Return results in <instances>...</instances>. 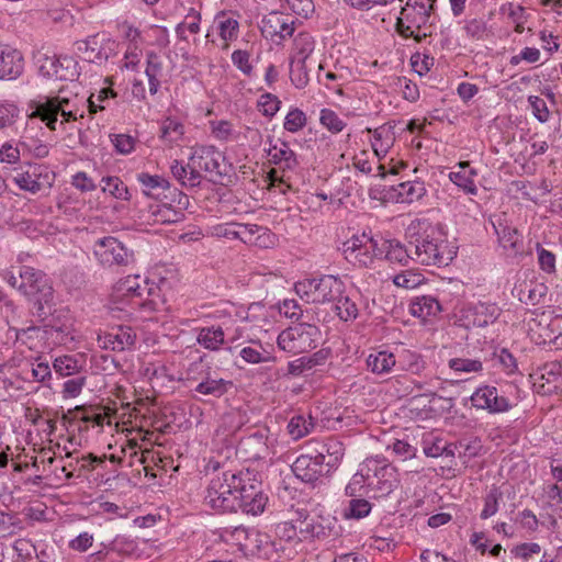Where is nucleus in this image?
Masks as SVG:
<instances>
[{
  "label": "nucleus",
  "instance_id": "nucleus-63",
  "mask_svg": "<svg viewBox=\"0 0 562 562\" xmlns=\"http://www.w3.org/2000/svg\"><path fill=\"white\" fill-rule=\"evenodd\" d=\"M233 64L246 76H251L252 65L250 63V55L247 50L237 49L232 54Z\"/></svg>",
  "mask_w": 562,
  "mask_h": 562
},
{
  "label": "nucleus",
  "instance_id": "nucleus-30",
  "mask_svg": "<svg viewBox=\"0 0 562 562\" xmlns=\"http://www.w3.org/2000/svg\"><path fill=\"white\" fill-rule=\"evenodd\" d=\"M431 12L429 8H426L424 2L414 1V3H411V0H407L406 5L401 10V14L417 29H420L422 25L428 22Z\"/></svg>",
  "mask_w": 562,
  "mask_h": 562
},
{
  "label": "nucleus",
  "instance_id": "nucleus-61",
  "mask_svg": "<svg viewBox=\"0 0 562 562\" xmlns=\"http://www.w3.org/2000/svg\"><path fill=\"white\" fill-rule=\"evenodd\" d=\"M528 103L532 110L533 116L540 122L546 123L550 117V111L548 109L547 102L538 97L530 95L528 98Z\"/></svg>",
  "mask_w": 562,
  "mask_h": 562
},
{
  "label": "nucleus",
  "instance_id": "nucleus-1",
  "mask_svg": "<svg viewBox=\"0 0 562 562\" xmlns=\"http://www.w3.org/2000/svg\"><path fill=\"white\" fill-rule=\"evenodd\" d=\"M205 503L223 513L241 512L256 516L265 510L267 496L251 472L226 471L215 475L209 483Z\"/></svg>",
  "mask_w": 562,
  "mask_h": 562
},
{
  "label": "nucleus",
  "instance_id": "nucleus-16",
  "mask_svg": "<svg viewBox=\"0 0 562 562\" xmlns=\"http://www.w3.org/2000/svg\"><path fill=\"white\" fill-rule=\"evenodd\" d=\"M224 160L223 154L214 146H202L196 148L190 157L196 170H204L212 175L221 176V162Z\"/></svg>",
  "mask_w": 562,
  "mask_h": 562
},
{
  "label": "nucleus",
  "instance_id": "nucleus-46",
  "mask_svg": "<svg viewBox=\"0 0 562 562\" xmlns=\"http://www.w3.org/2000/svg\"><path fill=\"white\" fill-rule=\"evenodd\" d=\"M503 499V493L496 486H493L484 496V507L480 514L482 519H487L498 512L499 502Z\"/></svg>",
  "mask_w": 562,
  "mask_h": 562
},
{
  "label": "nucleus",
  "instance_id": "nucleus-47",
  "mask_svg": "<svg viewBox=\"0 0 562 562\" xmlns=\"http://www.w3.org/2000/svg\"><path fill=\"white\" fill-rule=\"evenodd\" d=\"M220 36L224 41H234L238 36L239 23L236 19L221 13L217 16Z\"/></svg>",
  "mask_w": 562,
  "mask_h": 562
},
{
  "label": "nucleus",
  "instance_id": "nucleus-5",
  "mask_svg": "<svg viewBox=\"0 0 562 562\" xmlns=\"http://www.w3.org/2000/svg\"><path fill=\"white\" fill-rule=\"evenodd\" d=\"M168 188L169 182L164 177L143 173V199L155 200L148 203L146 210H143V226L171 224L179 220V213L171 205L157 202Z\"/></svg>",
  "mask_w": 562,
  "mask_h": 562
},
{
  "label": "nucleus",
  "instance_id": "nucleus-27",
  "mask_svg": "<svg viewBox=\"0 0 562 562\" xmlns=\"http://www.w3.org/2000/svg\"><path fill=\"white\" fill-rule=\"evenodd\" d=\"M240 358L250 364L272 362L276 360L271 350L266 348L259 340H251L249 346L243 347L239 351Z\"/></svg>",
  "mask_w": 562,
  "mask_h": 562
},
{
  "label": "nucleus",
  "instance_id": "nucleus-2",
  "mask_svg": "<svg viewBox=\"0 0 562 562\" xmlns=\"http://www.w3.org/2000/svg\"><path fill=\"white\" fill-rule=\"evenodd\" d=\"M146 368L143 370V380L146 378L151 387L153 393L156 392V386L161 385L160 380L165 378V367L160 362L143 361ZM143 387V409L147 407V413L143 412V472L146 483L143 482V493L151 492L154 494L162 493V480L166 477V471L162 468L155 470L149 464V459L154 461L151 449L147 448V443L153 445L157 442L158 436L156 430L161 431L167 424L157 416L155 395L148 394Z\"/></svg>",
  "mask_w": 562,
  "mask_h": 562
},
{
  "label": "nucleus",
  "instance_id": "nucleus-42",
  "mask_svg": "<svg viewBox=\"0 0 562 562\" xmlns=\"http://www.w3.org/2000/svg\"><path fill=\"white\" fill-rule=\"evenodd\" d=\"M126 26V32H125V36L126 38H128L131 41V44L128 45L126 52H125V55H124V59H125V63H124V67L126 69H131V70H136L138 64H139V58H138V54H137V45L135 42V40L138 37L139 35V32L137 29H133L132 26Z\"/></svg>",
  "mask_w": 562,
  "mask_h": 562
},
{
  "label": "nucleus",
  "instance_id": "nucleus-62",
  "mask_svg": "<svg viewBox=\"0 0 562 562\" xmlns=\"http://www.w3.org/2000/svg\"><path fill=\"white\" fill-rule=\"evenodd\" d=\"M60 104L61 105L58 109V115L60 114L63 117L60 125H63L65 122H75L78 119L83 117L85 111L82 109H79V108L68 109V105H70V99L61 98Z\"/></svg>",
  "mask_w": 562,
  "mask_h": 562
},
{
  "label": "nucleus",
  "instance_id": "nucleus-3",
  "mask_svg": "<svg viewBox=\"0 0 562 562\" xmlns=\"http://www.w3.org/2000/svg\"><path fill=\"white\" fill-rule=\"evenodd\" d=\"M19 290L32 304L31 313L38 322H45L54 311V290L47 276L32 267L20 268Z\"/></svg>",
  "mask_w": 562,
  "mask_h": 562
},
{
  "label": "nucleus",
  "instance_id": "nucleus-34",
  "mask_svg": "<svg viewBox=\"0 0 562 562\" xmlns=\"http://www.w3.org/2000/svg\"><path fill=\"white\" fill-rule=\"evenodd\" d=\"M268 155L276 165H283L284 169H293L297 166V159L294 151L284 142L281 145H273L269 148Z\"/></svg>",
  "mask_w": 562,
  "mask_h": 562
},
{
  "label": "nucleus",
  "instance_id": "nucleus-15",
  "mask_svg": "<svg viewBox=\"0 0 562 562\" xmlns=\"http://www.w3.org/2000/svg\"><path fill=\"white\" fill-rule=\"evenodd\" d=\"M93 254L104 266L123 263L127 255L122 243L112 236L98 239L93 246Z\"/></svg>",
  "mask_w": 562,
  "mask_h": 562
},
{
  "label": "nucleus",
  "instance_id": "nucleus-22",
  "mask_svg": "<svg viewBox=\"0 0 562 562\" xmlns=\"http://www.w3.org/2000/svg\"><path fill=\"white\" fill-rule=\"evenodd\" d=\"M381 247L384 249V257L392 263L406 266L409 260H413V249L411 245L404 246L398 240H384L381 238Z\"/></svg>",
  "mask_w": 562,
  "mask_h": 562
},
{
  "label": "nucleus",
  "instance_id": "nucleus-33",
  "mask_svg": "<svg viewBox=\"0 0 562 562\" xmlns=\"http://www.w3.org/2000/svg\"><path fill=\"white\" fill-rule=\"evenodd\" d=\"M414 316L426 319L428 316H436L441 312V305L438 300L431 295L417 297L411 306Z\"/></svg>",
  "mask_w": 562,
  "mask_h": 562
},
{
  "label": "nucleus",
  "instance_id": "nucleus-55",
  "mask_svg": "<svg viewBox=\"0 0 562 562\" xmlns=\"http://www.w3.org/2000/svg\"><path fill=\"white\" fill-rule=\"evenodd\" d=\"M317 356L318 353H315L311 357H302L291 361L288 366V373L297 376L303 374L306 370H311L318 364Z\"/></svg>",
  "mask_w": 562,
  "mask_h": 562
},
{
  "label": "nucleus",
  "instance_id": "nucleus-25",
  "mask_svg": "<svg viewBox=\"0 0 562 562\" xmlns=\"http://www.w3.org/2000/svg\"><path fill=\"white\" fill-rule=\"evenodd\" d=\"M458 167L460 170L450 172V180L465 193L476 194L477 189L474 182V178L477 176L476 170L470 167L469 161H461Z\"/></svg>",
  "mask_w": 562,
  "mask_h": 562
},
{
  "label": "nucleus",
  "instance_id": "nucleus-50",
  "mask_svg": "<svg viewBox=\"0 0 562 562\" xmlns=\"http://www.w3.org/2000/svg\"><path fill=\"white\" fill-rule=\"evenodd\" d=\"M102 182H104V186L102 187V190L104 192H109L116 199H121V200L130 199V193H128L127 187L117 177L103 178Z\"/></svg>",
  "mask_w": 562,
  "mask_h": 562
},
{
  "label": "nucleus",
  "instance_id": "nucleus-52",
  "mask_svg": "<svg viewBox=\"0 0 562 562\" xmlns=\"http://www.w3.org/2000/svg\"><path fill=\"white\" fill-rule=\"evenodd\" d=\"M138 278H139L138 274H130V276L121 279L114 285L115 293L121 296L139 295Z\"/></svg>",
  "mask_w": 562,
  "mask_h": 562
},
{
  "label": "nucleus",
  "instance_id": "nucleus-10",
  "mask_svg": "<svg viewBox=\"0 0 562 562\" xmlns=\"http://www.w3.org/2000/svg\"><path fill=\"white\" fill-rule=\"evenodd\" d=\"M291 470L299 480L312 486H315L330 471L325 463L324 452H318L314 457L301 454L291 465Z\"/></svg>",
  "mask_w": 562,
  "mask_h": 562
},
{
  "label": "nucleus",
  "instance_id": "nucleus-60",
  "mask_svg": "<svg viewBox=\"0 0 562 562\" xmlns=\"http://www.w3.org/2000/svg\"><path fill=\"white\" fill-rule=\"evenodd\" d=\"M280 100L271 93H265L258 101L259 111L268 117H272L280 109Z\"/></svg>",
  "mask_w": 562,
  "mask_h": 562
},
{
  "label": "nucleus",
  "instance_id": "nucleus-36",
  "mask_svg": "<svg viewBox=\"0 0 562 562\" xmlns=\"http://www.w3.org/2000/svg\"><path fill=\"white\" fill-rule=\"evenodd\" d=\"M315 48L313 36L306 32L299 33L293 41V52L299 63H305Z\"/></svg>",
  "mask_w": 562,
  "mask_h": 562
},
{
  "label": "nucleus",
  "instance_id": "nucleus-56",
  "mask_svg": "<svg viewBox=\"0 0 562 562\" xmlns=\"http://www.w3.org/2000/svg\"><path fill=\"white\" fill-rule=\"evenodd\" d=\"M424 278L420 273L414 272L413 270H406L393 278V283L396 286L404 289H415L422 284Z\"/></svg>",
  "mask_w": 562,
  "mask_h": 562
},
{
  "label": "nucleus",
  "instance_id": "nucleus-45",
  "mask_svg": "<svg viewBox=\"0 0 562 562\" xmlns=\"http://www.w3.org/2000/svg\"><path fill=\"white\" fill-rule=\"evenodd\" d=\"M200 21L201 13L195 9H190L188 14L184 18V21L179 23L176 27V33L180 40L187 41V36L184 34L186 29L189 30L190 33L196 34L200 32Z\"/></svg>",
  "mask_w": 562,
  "mask_h": 562
},
{
  "label": "nucleus",
  "instance_id": "nucleus-41",
  "mask_svg": "<svg viewBox=\"0 0 562 562\" xmlns=\"http://www.w3.org/2000/svg\"><path fill=\"white\" fill-rule=\"evenodd\" d=\"M183 134V124L176 120L167 119L160 126V138L169 145L177 144Z\"/></svg>",
  "mask_w": 562,
  "mask_h": 562
},
{
  "label": "nucleus",
  "instance_id": "nucleus-35",
  "mask_svg": "<svg viewBox=\"0 0 562 562\" xmlns=\"http://www.w3.org/2000/svg\"><path fill=\"white\" fill-rule=\"evenodd\" d=\"M495 231L498 236V243L505 250H510L515 254L519 251L521 240L516 228L499 224L498 227H495Z\"/></svg>",
  "mask_w": 562,
  "mask_h": 562
},
{
  "label": "nucleus",
  "instance_id": "nucleus-38",
  "mask_svg": "<svg viewBox=\"0 0 562 562\" xmlns=\"http://www.w3.org/2000/svg\"><path fill=\"white\" fill-rule=\"evenodd\" d=\"M314 426L315 423L311 415L307 417L303 415H296L290 419L288 424V431L293 439L297 440L308 435Z\"/></svg>",
  "mask_w": 562,
  "mask_h": 562
},
{
  "label": "nucleus",
  "instance_id": "nucleus-44",
  "mask_svg": "<svg viewBox=\"0 0 562 562\" xmlns=\"http://www.w3.org/2000/svg\"><path fill=\"white\" fill-rule=\"evenodd\" d=\"M156 537H145L143 536V560H149V562H154L155 560L161 557L162 547L159 542L164 532L161 530L154 531Z\"/></svg>",
  "mask_w": 562,
  "mask_h": 562
},
{
  "label": "nucleus",
  "instance_id": "nucleus-64",
  "mask_svg": "<svg viewBox=\"0 0 562 562\" xmlns=\"http://www.w3.org/2000/svg\"><path fill=\"white\" fill-rule=\"evenodd\" d=\"M486 30V23L483 19H471L464 25L467 35L474 40H482Z\"/></svg>",
  "mask_w": 562,
  "mask_h": 562
},
{
  "label": "nucleus",
  "instance_id": "nucleus-31",
  "mask_svg": "<svg viewBox=\"0 0 562 562\" xmlns=\"http://www.w3.org/2000/svg\"><path fill=\"white\" fill-rule=\"evenodd\" d=\"M395 364V356L392 352H387L384 350L378 351L375 353H370L369 357L367 358L368 369L375 374L390 373Z\"/></svg>",
  "mask_w": 562,
  "mask_h": 562
},
{
  "label": "nucleus",
  "instance_id": "nucleus-32",
  "mask_svg": "<svg viewBox=\"0 0 562 562\" xmlns=\"http://www.w3.org/2000/svg\"><path fill=\"white\" fill-rule=\"evenodd\" d=\"M394 127L395 125L386 123L374 128L373 131L368 128L369 133H373L375 142L372 144V146L376 155H380V150L385 154L389 147L393 144L395 139Z\"/></svg>",
  "mask_w": 562,
  "mask_h": 562
},
{
  "label": "nucleus",
  "instance_id": "nucleus-24",
  "mask_svg": "<svg viewBox=\"0 0 562 562\" xmlns=\"http://www.w3.org/2000/svg\"><path fill=\"white\" fill-rule=\"evenodd\" d=\"M276 535L278 539L270 541V546L276 552L281 551L286 557H290L292 551L286 553V548L284 547L283 542L289 544L301 542V538L297 535L296 526L291 521H283L278 524L276 527Z\"/></svg>",
  "mask_w": 562,
  "mask_h": 562
},
{
  "label": "nucleus",
  "instance_id": "nucleus-11",
  "mask_svg": "<svg viewBox=\"0 0 562 562\" xmlns=\"http://www.w3.org/2000/svg\"><path fill=\"white\" fill-rule=\"evenodd\" d=\"M499 316V308L494 303H475L463 307L457 318V324L467 329L486 327Z\"/></svg>",
  "mask_w": 562,
  "mask_h": 562
},
{
  "label": "nucleus",
  "instance_id": "nucleus-28",
  "mask_svg": "<svg viewBox=\"0 0 562 562\" xmlns=\"http://www.w3.org/2000/svg\"><path fill=\"white\" fill-rule=\"evenodd\" d=\"M394 191L397 201L401 203H412L422 199L426 194V188L423 181L407 180L398 183Z\"/></svg>",
  "mask_w": 562,
  "mask_h": 562
},
{
  "label": "nucleus",
  "instance_id": "nucleus-6",
  "mask_svg": "<svg viewBox=\"0 0 562 562\" xmlns=\"http://www.w3.org/2000/svg\"><path fill=\"white\" fill-rule=\"evenodd\" d=\"M319 339L321 330L316 325L300 323L282 330L277 342L280 349L296 355L315 349Z\"/></svg>",
  "mask_w": 562,
  "mask_h": 562
},
{
  "label": "nucleus",
  "instance_id": "nucleus-7",
  "mask_svg": "<svg viewBox=\"0 0 562 562\" xmlns=\"http://www.w3.org/2000/svg\"><path fill=\"white\" fill-rule=\"evenodd\" d=\"M364 473L368 477V493H371V496L374 498L385 497L397 487L396 469L382 460L375 458L367 459Z\"/></svg>",
  "mask_w": 562,
  "mask_h": 562
},
{
  "label": "nucleus",
  "instance_id": "nucleus-39",
  "mask_svg": "<svg viewBox=\"0 0 562 562\" xmlns=\"http://www.w3.org/2000/svg\"><path fill=\"white\" fill-rule=\"evenodd\" d=\"M54 370L61 376L78 374L82 368V362L75 356L65 355L55 359Z\"/></svg>",
  "mask_w": 562,
  "mask_h": 562
},
{
  "label": "nucleus",
  "instance_id": "nucleus-49",
  "mask_svg": "<svg viewBox=\"0 0 562 562\" xmlns=\"http://www.w3.org/2000/svg\"><path fill=\"white\" fill-rule=\"evenodd\" d=\"M58 63H56V80H74V78L78 75L77 72V63L74 58L64 56L58 57Z\"/></svg>",
  "mask_w": 562,
  "mask_h": 562
},
{
  "label": "nucleus",
  "instance_id": "nucleus-57",
  "mask_svg": "<svg viewBox=\"0 0 562 562\" xmlns=\"http://www.w3.org/2000/svg\"><path fill=\"white\" fill-rule=\"evenodd\" d=\"M110 139L119 154L127 155L134 150L137 138L128 134H111Z\"/></svg>",
  "mask_w": 562,
  "mask_h": 562
},
{
  "label": "nucleus",
  "instance_id": "nucleus-59",
  "mask_svg": "<svg viewBox=\"0 0 562 562\" xmlns=\"http://www.w3.org/2000/svg\"><path fill=\"white\" fill-rule=\"evenodd\" d=\"M305 125V113L302 110L295 108L286 114L283 126L288 132L295 133L302 130Z\"/></svg>",
  "mask_w": 562,
  "mask_h": 562
},
{
  "label": "nucleus",
  "instance_id": "nucleus-51",
  "mask_svg": "<svg viewBox=\"0 0 562 562\" xmlns=\"http://www.w3.org/2000/svg\"><path fill=\"white\" fill-rule=\"evenodd\" d=\"M448 366L453 371L461 373H474L483 369L482 362L477 359L452 358Z\"/></svg>",
  "mask_w": 562,
  "mask_h": 562
},
{
  "label": "nucleus",
  "instance_id": "nucleus-4",
  "mask_svg": "<svg viewBox=\"0 0 562 562\" xmlns=\"http://www.w3.org/2000/svg\"><path fill=\"white\" fill-rule=\"evenodd\" d=\"M413 260L425 266H447L452 259L441 232L430 224L419 223L418 231L409 236Z\"/></svg>",
  "mask_w": 562,
  "mask_h": 562
},
{
  "label": "nucleus",
  "instance_id": "nucleus-14",
  "mask_svg": "<svg viewBox=\"0 0 562 562\" xmlns=\"http://www.w3.org/2000/svg\"><path fill=\"white\" fill-rule=\"evenodd\" d=\"M470 400L474 407L490 413H503L510 407L508 398L501 395L496 387L488 385L479 387Z\"/></svg>",
  "mask_w": 562,
  "mask_h": 562
},
{
  "label": "nucleus",
  "instance_id": "nucleus-17",
  "mask_svg": "<svg viewBox=\"0 0 562 562\" xmlns=\"http://www.w3.org/2000/svg\"><path fill=\"white\" fill-rule=\"evenodd\" d=\"M233 386L234 382L232 380L218 378L215 372L209 370L202 381L194 387V392L201 395L220 398Z\"/></svg>",
  "mask_w": 562,
  "mask_h": 562
},
{
  "label": "nucleus",
  "instance_id": "nucleus-43",
  "mask_svg": "<svg viewBox=\"0 0 562 562\" xmlns=\"http://www.w3.org/2000/svg\"><path fill=\"white\" fill-rule=\"evenodd\" d=\"M161 61L159 57L154 53L147 54V66L145 74L148 77L149 82V92L151 94H155L159 87V79L158 77L161 75Z\"/></svg>",
  "mask_w": 562,
  "mask_h": 562
},
{
  "label": "nucleus",
  "instance_id": "nucleus-29",
  "mask_svg": "<svg viewBox=\"0 0 562 562\" xmlns=\"http://www.w3.org/2000/svg\"><path fill=\"white\" fill-rule=\"evenodd\" d=\"M102 41H104L103 35L98 33L89 36L87 40L77 41L75 46L77 52L81 54L82 59L98 64Z\"/></svg>",
  "mask_w": 562,
  "mask_h": 562
},
{
  "label": "nucleus",
  "instance_id": "nucleus-37",
  "mask_svg": "<svg viewBox=\"0 0 562 562\" xmlns=\"http://www.w3.org/2000/svg\"><path fill=\"white\" fill-rule=\"evenodd\" d=\"M319 452L325 454V463L328 469L337 467L345 454L344 443L336 438H328Z\"/></svg>",
  "mask_w": 562,
  "mask_h": 562
},
{
  "label": "nucleus",
  "instance_id": "nucleus-54",
  "mask_svg": "<svg viewBox=\"0 0 562 562\" xmlns=\"http://www.w3.org/2000/svg\"><path fill=\"white\" fill-rule=\"evenodd\" d=\"M317 279H306L295 283L296 294L306 303L315 304Z\"/></svg>",
  "mask_w": 562,
  "mask_h": 562
},
{
  "label": "nucleus",
  "instance_id": "nucleus-53",
  "mask_svg": "<svg viewBox=\"0 0 562 562\" xmlns=\"http://www.w3.org/2000/svg\"><path fill=\"white\" fill-rule=\"evenodd\" d=\"M319 121L331 133H339L346 126V123L330 109H323L321 111Z\"/></svg>",
  "mask_w": 562,
  "mask_h": 562
},
{
  "label": "nucleus",
  "instance_id": "nucleus-26",
  "mask_svg": "<svg viewBox=\"0 0 562 562\" xmlns=\"http://www.w3.org/2000/svg\"><path fill=\"white\" fill-rule=\"evenodd\" d=\"M196 341L203 348L217 351L225 342V334L221 326H207L198 329Z\"/></svg>",
  "mask_w": 562,
  "mask_h": 562
},
{
  "label": "nucleus",
  "instance_id": "nucleus-8",
  "mask_svg": "<svg viewBox=\"0 0 562 562\" xmlns=\"http://www.w3.org/2000/svg\"><path fill=\"white\" fill-rule=\"evenodd\" d=\"M345 258L362 267H369L375 258H382L384 249L381 239H376L366 233L355 235L344 243Z\"/></svg>",
  "mask_w": 562,
  "mask_h": 562
},
{
  "label": "nucleus",
  "instance_id": "nucleus-58",
  "mask_svg": "<svg viewBox=\"0 0 562 562\" xmlns=\"http://www.w3.org/2000/svg\"><path fill=\"white\" fill-rule=\"evenodd\" d=\"M367 460L361 464L360 470L352 476L348 485L346 486V495L349 497H357L359 491L364 486H368V477L366 476Z\"/></svg>",
  "mask_w": 562,
  "mask_h": 562
},
{
  "label": "nucleus",
  "instance_id": "nucleus-40",
  "mask_svg": "<svg viewBox=\"0 0 562 562\" xmlns=\"http://www.w3.org/2000/svg\"><path fill=\"white\" fill-rule=\"evenodd\" d=\"M372 509L369 501L361 497H351L342 515L346 519H361L367 517Z\"/></svg>",
  "mask_w": 562,
  "mask_h": 562
},
{
  "label": "nucleus",
  "instance_id": "nucleus-9",
  "mask_svg": "<svg viewBox=\"0 0 562 562\" xmlns=\"http://www.w3.org/2000/svg\"><path fill=\"white\" fill-rule=\"evenodd\" d=\"M143 288V323L158 322V316L145 317V313H160L165 310V297L162 286L168 284L167 278L158 270L149 271Z\"/></svg>",
  "mask_w": 562,
  "mask_h": 562
},
{
  "label": "nucleus",
  "instance_id": "nucleus-21",
  "mask_svg": "<svg viewBox=\"0 0 562 562\" xmlns=\"http://www.w3.org/2000/svg\"><path fill=\"white\" fill-rule=\"evenodd\" d=\"M263 31L271 36L279 35L281 40H284L293 35L294 21L288 15L272 12L263 20Z\"/></svg>",
  "mask_w": 562,
  "mask_h": 562
},
{
  "label": "nucleus",
  "instance_id": "nucleus-23",
  "mask_svg": "<svg viewBox=\"0 0 562 562\" xmlns=\"http://www.w3.org/2000/svg\"><path fill=\"white\" fill-rule=\"evenodd\" d=\"M171 173L182 187L195 188L201 184L202 176L193 164L189 160L186 165L182 161L175 160L170 166Z\"/></svg>",
  "mask_w": 562,
  "mask_h": 562
},
{
  "label": "nucleus",
  "instance_id": "nucleus-12",
  "mask_svg": "<svg viewBox=\"0 0 562 562\" xmlns=\"http://www.w3.org/2000/svg\"><path fill=\"white\" fill-rule=\"evenodd\" d=\"M55 175L42 165H30L25 171L13 177L14 183L24 191L37 193L44 188L53 186Z\"/></svg>",
  "mask_w": 562,
  "mask_h": 562
},
{
  "label": "nucleus",
  "instance_id": "nucleus-13",
  "mask_svg": "<svg viewBox=\"0 0 562 562\" xmlns=\"http://www.w3.org/2000/svg\"><path fill=\"white\" fill-rule=\"evenodd\" d=\"M61 97H41L29 102L30 119L41 120L49 131H56Z\"/></svg>",
  "mask_w": 562,
  "mask_h": 562
},
{
  "label": "nucleus",
  "instance_id": "nucleus-19",
  "mask_svg": "<svg viewBox=\"0 0 562 562\" xmlns=\"http://www.w3.org/2000/svg\"><path fill=\"white\" fill-rule=\"evenodd\" d=\"M315 304L335 302L344 294L345 283L337 277L323 276L317 279Z\"/></svg>",
  "mask_w": 562,
  "mask_h": 562
},
{
  "label": "nucleus",
  "instance_id": "nucleus-48",
  "mask_svg": "<svg viewBox=\"0 0 562 562\" xmlns=\"http://www.w3.org/2000/svg\"><path fill=\"white\" fill-rule=\"evenodd\" d=\"M335 302L336 313L341 321L348 322L357 318L358 307L349 296L341 294Z\"/></svg>",
  "mask_w": 562,
  "mask_h": 562
},
{
  "label": "nucleus",
  "instance_id": "nucleus-20",
  "mask_svg": "<svg viewBox=\"0 0 562 562\" xmlns=\"http://www.w3.org/2000/svg\"><path fill=\"white\" fill-rule=\"evenodd\" d=\"M515 290L517 291L518 300L526 304L536 306L542 302L547 295L548 288L542 282L537 281H522Z\"/></svg>",
  "mask_w": 562,
  "mask_h": 562
},
{
  "label": "nucleus",
  "instance_id": "nucleus-18",
  "mask_svg": "<svg viewBox=\"0 0 562 562\" xmlns=\"http://www.w3.org/2000/svg\"><path fill=\"white\" fill-rule=\"evenodd\" d=\"M23 71V57L16 49L0 45V80L14 79Z\"/></svg>",
  "mask_w": 562,
  "mask_h": 562
}]
</instances>
